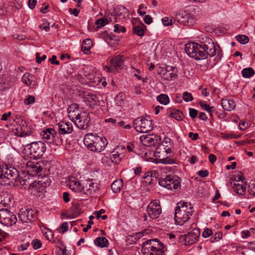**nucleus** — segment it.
Wrapping results in <instances>:
<instances>
[{
  "label": "nucleus",
  "instance_id": "1",
  "mask_svg": "<svg viewBox=\"0 0 255 255\" xmlns=\"http://www.w3.org/2000/svg\"><path fill=\"white\" fill-rule=\"evenodd\" d=\"M200 43H188L185 44L187 54L196 60L205 59L208 56L213 57L217 54L216 59L219 61L222 57L219 46L216 45L212 39L204 36L199 40Z\"/></svg>",
  "mask_w": 255,
  "mask_h": 255
},
{
  "label": "nucleus",
  "instance_id": "2",
  "mask_svg": "<svg viewBox=\"0 0 255 255\" xmlns=\"http://www.w3.org/2000/svg\"><path fill=\"white\" fill-rule=\"evenodd\" d=\"M58 131L52 128H48L41 131L40 135L45 142L49 143L56 141L59 138V134H69L73 131L72 123L70 122H61L58 124Z\"/></svg>",
  "mask_w": 255,
  "mask_h": 255
},
{
  "label": "nucleus",
  "instance_id": "3",
  "mask_svg": "<svg viewBox=\"0 0 255 255\" xmlns=\"http://www.w3.org/2000/svg\"><path fill=\"white\" fill-rule=\"evenodd\" d=\"M83 141L89 150L97 152L104 150L108 143L105 137L96 136L92 133L86 134Z\"/></svg>",
  "mask_w": 255,
  "mask_h": 255
},
{
  "label": "nucleus",
  "instance_id": "4",
  "mask_svg": "<svg viewBox=\"0 0 255 255\" xmlns=\"http://www.w3.org/2000/svg\"><path fill=\"white\" fill-rule=\"evenodd\" d=\"M166 251V247L157 239L145 241L141 249L143 255H164Z\"/></svg>",
  "mask_w": 255,
  "mask_h": 255
},
{
  "label": "nucleus",
  "instance_id": "5",
  "mask_svg": "<svg viewBox=\"0 0 255 255\" xmlns=\"http://www.w3.org/2000/svg\"><path fill=\"white\" fill-rule=\"evenodd\" d=\"M193 207L189 205L188 206L186 202H178L175 210L174 220L176 224L182 225L184 223L188 221L190 216L193 214Z\"/></svg>",
  "mask_w": 255,
  "mask_h": 255
},
{
  "label": "nucleus",
  "instance_id": "6",
  "mask_svg": "<svg viewBox=\"0 0 255 255\" xmlns=\"http://www.w3.org/2000/svg\"><path fill=\"white\" fill-rule=\"evenodd\" d=\"M19 176L17 169L9 165H0V184L9 185Z\"/></svg>",
  "mask_w": 255,
  "mask_h": 255
},
{
  "label": "nucleus",
  "instance_id": "7",
  "mask_svg": "<svg viewBox=\"0 0 255 255\" xmlns=\"http://www.w3.org/2000/svg\"><path fill=\"white\" fill-rule=\"evenodd\" d=\"M134 128L139 132L150 131L153 128L152 121L149 116L144 118H138L134 121Z\"/></svg>",
  "mask_w": 255,
  "mask_h": 255
},
{
  "label": "nucleus",
  "instance_id": "8",
  "mask_svg": "<svg viewBox=\"0 0 255 255\" xmlns=\"http://www.w3.org/2000/svg\"><path fill=\"white\" fill-rule=\"evenodd\" d=\"M28 145L30 155L36 159L41 158L46 150L45 144L41 141L32 142L27 144Z\"/></svg>",
  "mask_w": 255,
  "mask_h": 255
},
{
  "label": "nucleus",
  "instance_id": "9",
  "mask_svg": "<svg viewBox=\"0 0 255 255\" xmlns=\"http://www.w3.org/2000/svg\"><path fill=\"white\" fill-rule=\"evenodd\" d=\"M158 183L160 186L168 190H172V188L176 190L180 188V183L178 179L172 175H168L165 178H160Z\"/></svg>",
  "mask_w": 255,
  "mask_h": 255
},
{
  "label": "nucleus",
  "instance_id": "10",
  "mask_svg": "<svg viewBox=\"0 0 255 255\" xmlns=\"http://www.w3.org/2000/svg\"><path fill=\"white\" fill-rule=\"evenodd\" d=\"M17 218L12 212L5 209L0 210V223L7 226H12L16 223Z\"/></svg>",
  "mask_w": 255,
  "mask_h": 255
},
{
  "label": "nucleus",
  "instance_id": "11",
  "mask_svg": "<svg viewBox=\"0 0 255 255\" xmlns=\"http://www.w3.org/2000/svg\"><path fill=\"white\" fill-rule=\"evenodd\" d=\"M146 211L150 219L158 218L162 211L159 201L155 200L150 202L147 207Z\"/></svg>",
  "mask_w": 255,
  "mask_h": 255
},
{
  "label": "nucleus",
  "instance_id": "12",
  "mask_svg": "<svg viewBox=\"0 0 255 255\" xmlns=\"http://www.w3.org/2000/svg\"><path fill=\"white\" fill-rule=\"evenodd\" d=\"M75 119V125L79 128L86 129L89 127L91 118L88 114L81 113L76 116Z\"/></svg>",
  "mask_w": 255,
  "mask_h": 255
},
{
  "label": "nucleus",
  "instance_id": "13",
  "mask_svg": "<svg viewBox=\"0 0 255 255\" xmlns=\"http://www.w3.org/2000/svg\"><path fill=\"white\" fill-rule=\"evenodd\" d=\"M176 19L179 23L186 26H191L195 23L193 16L185 11L178 13L176 15Z\"/></svg>",
  "mask_w": 255,
  "mask_h": 255
},
{
  "label": "nucleus",
  "instance_id": "14",
  "mask_svg": "<svg viewBox=\"0 0 255 255\" xmlns=\"http://www.w3.org/2000/svg\"><path fill=\"white\" fill-rule=\"evenodd\" d=\"M43 163L34 161H27L25 164L26 172L31 176H36L42 170Z\"/></svg>",
  "mask_w": 255,
  "mask_h": 255
},
{
  "label": "nucleus",
  "instance_id": "15",
  "mask_svg": "<svg viewBox=\"0 0 255 255\" xmlns=\"http://www.w3.org/2000/svg\"><path fill=\"white\" fill-rule=\"evenodd\" d=\"M36 216V212L31 209L22 208L18 213L19 220L23 223H28L32 221Z\"/></svg>",
  "mask_w": 255,
  "mask_h": 255
},
{
  "label": "nucleus",
  "instance_id": "16",
  "mask_svg": "<svg viewBox=\"0 0 255 255\" xmlns=\"http://www.w3.org/2000/svg\"><path fill=\"white\" fill-rule=\"evenodd\" d=\"M177 69L173 66H168L162 68L159 74L167 81H173L177 78Z\"/></svg>",
  "mask_w": 255,
  "mask_h": 255
},
{
  "label": "nucleus",
  "instance_id": "17",
  "mask_svg": "<svg viewBox=\"0 0 255 255\" xmlns=\"http://www.w3.org/2000/svg\"><path fill=\"white\" fill-rule=\"evenodd\" d=\"M199 230L194 228L191 232L188 233L185 237H182L185 241L186 246L191 245L195 243L198 239L200 236Z\"/></svg>",
  "mask_w": 255,
  "mask_h": 255
},
{
  "label": "nucleus",
  "instance_id": "18",
  "mask_svg": "<svg viewBox=\"0 0 255 255\" xmlns=\"http://www.w3.org/2000/svg\"><path fill=\"white\" fill-rule=\"evenodd\" d=\"M115 17L114 18V22L117 21L118 17L122 21H125L129 16V11L125 6L119 5L114 9Z\"/></svg>",
  "mask_w": 255,
  "mask_h": 255
},
{
  "label": "nucleus",
  "instance_id": "19",
  "mask_svg": "<svg viewBox=\"0 0 255 255\" xmlns=\"http://www.w3.org/2000/svg\"><path fill=\"white\" fill-rule=\"evenodd\" d=\"M125 149L124 146H119L115 149L110 154V159L116 164H118L125 156V154L121 151Z\"/></svg>",
  "mask_w": 255,
  "mask_h": 255
},
{
  "label": "nucleus",
  "instance_id": "20",
  "mask_svg": "<svg viewBox=\"0 0 255 255\" xmlns=\"http://www.w3.org/2000/svg\"><path fill=\"white\" fill-rule=\"evenodd\" d=\"M82 192L87 195H92L99 189V185L97 183L93 182L92 180H89L83 186Z\"/></svg>",
  "mask_w": 255,
  "mask_h": 255
},
{
  "label": "nucleus",
  "instance_id": "21",
  "mask_svg": "<svg viewBox=\"0 0 255 255\" xmlns=\"http://www.w3.org/2000/svg\"><path fill=\"white\" fill-rule=\"evenodd\" d=\"M123 62L122 56L118 55L111 59V66H106L105 69L109 72H113L115 69L120 67L123 64Z\"/></svg>",
  "mask_w": 255,
  "mask_h": 255
},
{
  "label": "nucleus",
  "instance_id": "22",
  "mask_svg": "<svg viewBox=\"0 0 255 255\" xmlns=\"http://www.w3.org/2000/svg\"><path fill=\"white\" fill-rule=\"evenodd\" d=\"M19 123V126H18L16 128L17 135L21 137H25L29 136L30 133L27 128V125L26 122L25 120H20L18 121Z\"/></svg>",
  "mask_w": 255,
  "mask_h": 255
},
{
  "label": "nucleus",
  "instance_id": "23",
  "mask_svg": "<svg viewBox=\"0 0 255 255\" xmlns=\"http://www.w3.org/2000/svg\"><path fill=\"white\" fill-rule=\"evenodd\" d=\"M83 101L85 102L87 105L92 107L96 105V102L98 101V98L92 93H85L83 97Z\"/></svg>",
  "mask_w": 255,
  "mask_h": 255
},
{
  "label": "nucleus",
  "instance_id": "24",
  "mask_svg": "<svg viewBox=\"0 0 255 255\" xmlns=\"http://www.w3.org/2000/svg\"><path fill=\"white\" fill-rule=\"evenodd\" d=\"M154 138L155 136L153 135H144L140 137V141L143 145L150 146L154 145L156 142Z\"/></svg>",
  "mask_w": 255,
  "mask_h": 255
},
{
  "label": "nucleus",
  "instance_id": "25",
  "mask_svg": "<svg viewBox=\"0 0 255 255\" xmlns=\"http://www.w3.org/2000/svg\"><path fill=\"white\" fill-rule=\"evenodd\" d=\"M167 115L170 118H174L178 121L183 120L184 116L182 113L177 109L170 108L167 110Z\"/></svg>",
  "mask_w": 255,
  "mask_h": 255
},
{
  "label": "nucleus",
  "instance_id": "26",
  "mask_svg": "<svg viewBox=\"0 0 255 255\" xmlns=\"http://www.w3.org/2000/svg\"><path fill=\"white\" fill-rule=\"evenodd\" d=\"M34 76L29 73H25L21 78L22 82L27 86L32 85L33 87L37 85L36 82L33 80Z\"/></svg>",
  "mask_w": 255,
  "mask_h": 255
},
{
  "label": "nucleus",
  "instance_id": "27",
  "mask_svg": "<svg viewBox=\"0 0 255 255\" xmlns=\"http://www.w3.org/2000/svg\"><path fill=\"white\" fill-rule=\"evenodd\" d=\"M221 104L223 109L228 111H232L236 107L235 103L233 100L223 99Z\"/></svg>",
  "mask_w": 255,
  "mask_h": 255
},
{
  "label": "nucleus",
  "instance_id": "28",
  "mask_svg": "<svg viewBox=\"0 0 255 255\" xmlns=\"http://www.w3.org/2000/svg\"><path fill=\"white\" fill-rule=\"evenodd\" d=\"M69 187L72 190L76 192H82L83 191V186L76 180H70Z\"/></svg>",
  "mask_w": 255,
  "mask_h": 255
},
{
  "label": "nucleus",
  "instance_id": "29",
  "mask_svg": "<svg viewBox=\"0 0 255 255\" xmlns=\"http://www.w3.org/2000/svg\"><path fill=\"white\" fill-rule=\"evenodd\" d=\"M95 244L99 247H107L109 245V241L105 237H98L94 241Z\"/></svg>",
  "mask_w": 255,
  "mask_h": 255
},
{
  "label": "nucleus",
  "instance_id": "30",
  "mask_svg": "<svg viewBox=\"0 0 255 255\" xmlns=\"http://www.w3.org/2000/svg\"><path fill=\"white\" fill-rule=\"evenodd\" d=\"M92 46V41L90 39H86L84 40L81 46V50L84 53L88 54Z\"/></svg>",
  "mask_w": 255,
  "mask_h": 255
},
{
  "label": "nucleus",
  "instance_id": "31",
  "mask_svg": "<svg viewBox=\"0 0 255 255\" xmlns=\"http://www.w3.org/2000/svg\"><path fill=\"white\" fill-rule=\"evenodd\" d=\"M80 214V212L78 209L77 205L73 206L68 211L67 216L69 218H74Z\"/></svg>",
  "mask_w": 255,
  "mask_h": 255
},
{
  "label": "nucleus",
  "instance_id": "32",
  "mask_svg": "<svg viewBox=\"0 0 255 255\" xmlns=\"http://www.w3.org/2000/svg\"><path fill=\"white\" fill-rule=\"evenodd\" d=\"M173 142L170 138L166 137L164 138L162 143L158 147V149L160 150L159 152H160L164 148L172 147Z\"/></svg>",
  "mask_w": 255,
  "mask_h": 255
},
{
  "label": "nucleus",
  "instance_id": "33",
  "mask_svg": "<svg viewBox=\"0 0 255 255\" xmlns=\"http://www.w3.org/2000/svg\"><path fill=\"white\" fill-rule=\"evenodd\" d=\"M123 186V181L117 180L112 184L111 189L114 192L118 193L120 191Z\"/></svg>",
  "mask_w": 255,
  "mask_h": 255
},
{
  "label": "nucleus",
  "instance_id": "34",
  "mask_svg": "<svg viewBox=\"0 0 255 255\" xmlns=\"http://www.w3.org/2000/svg\"><path fill=\"white\" fill-rule=\"evenodd\" d=\"M144 24L141 22L139 25L133 27V32L138 36H142L144 35Z\"/></svg>",
  "mask_w": 255,
  "mask_h": 255
},
{
  "label": "nucleus",
  "instance_id": "35",
  "mask_svg": "<svg viewBox=\"0 0 255 255\" xmlns=\"http://www.w3.org/2000/svg\"><path fill=\"white\" fill-rule=\"evenodd\" d=\"M234 191L239 195H244L246 192V187L242 184L234 183L233 186Z\"/></svg>",
  "mask_w": 255,
  "mask_h": 255
},
{
  "label": "nucleus",
  "instance_id": "36",
  "mask_svg": "<svg viewBox=\"0 0 255 255\" xmlns=\"http://www.w3.org/2000/svg\"><path fill=\"white\" fill-rule=\"evenodd\" d=\"M157 101H158L161 104L166 105L169 102V98L168 96L165 94H160L157 97Z\"/></svg>",
  "mask_w": 255,
  "mask_h": 255
},
{
  "label": "nucleus",
  "instance_id": "37",
  "mask_svg": "<svg viewBox=\"0 0 255 255\" xmlns=\"http://www.w3.org/2000/svg\"><path fill=\"white\" fill-rule=\"evenodd\" d=\"M242 74L245 78H250L255 74V71L252 68H247L242 71Z\"/></svg>",
  "mask_w": 255,
  "mask_h": 255
},
{
  "label": "nucleus",
  "instance_id": "38",
  "mask_svg": "<svg viewBox=\"0 0 255 255\" xmlns=\"http://www.w3.org/2000/svg\"><path fill=\"white\" fill-rule=\"evenodd\" d=\"M236 39L242 44H245L249 41L248 36L245 35H238L236 36Z\"/></svg>",
  "mask_w": 255,
  "mask_h": 255
},
{
  "label": "nucleus",
  "instance_id": "39",
  "mask_svg": "<svg viewBox=\"0 0 255 255\" xmlns=\"http://www.w3.org/2000/svg\"><path fill=\"white\" fill-rule=\"evenodd\" d=\"M200 105L202 108H203L209 113L211 117H212V109H213V107H210L209 104L204 102H201Z\"/></svg>",
  "mask_w": 255,
  "mask_h": 255
},
{
  "label": "nucleus",
  "instance_id": "40",
  "mask_svg": "<svg viewBox=\"0 0 255 255\" xmlns=\"http://www.w3.org/2000/svg\"><path fill=\"white\" fill-rule=\"evenodd\" d=\"M35 98L33 96L28 95L24 99L23 103L25 105H29L34 103Z\"/></svg>",
  "mask_w": 255,
  "mask_h": 255
},
{
  "label": "nucleus",
  "instance_id": "41",
  "mask_svg": "<svg viewBox=\"0 0 255 255\" xmlns=\"http://www.w3.org/2000/svg\"><path fill=\"white\" fill-rule=\"evenodd\" d=\"M109 23V20L107 18H99L98 19L95 24L97 25L98 27H101L105 25L106 24Z\"/></svg>",
  "mask_w": 255,
  "mask_h": 255
},
{
  "label": "nucleus",
  "instance_id": "42",
  "mask_svg": "<svg viewBox=\"0 0 255 255\" xmlns=\"http://www.w3.org/2000/svg\"><path fill=\"white\" fill-rule=\"evenodd\" d=\"M114 31L116 33H120L121 32L125 33L126 31V28L125 27L122 26L119 24H116L114 25Z\"/></svg>",
  "mask_w": 255,
  "mask_h": 255
},
{
  "label": "nucleus",
  "instance_id": "43",
  "mask_svg": "<svg viewBox=\"0 0 255 255\" xmlns=\"http://www.w3.org/2000/svg\"><path fill=\"white\" fill-rule=\"evenodd\" d=\"M182 98L184 101L188 102L193 100V97L190 93L185 92L183 94Z\"/></svg>",
  "mask_w": 255,
  "mask_h": 255
},
{
  "label": "nucleus",
  "instance_id": "44",
  "mask_svg": "<svg viewBox=\"0 0 255 255\" xmlns=\"http://www.w3.org/2000/svg\"><path fill=\"white\" fill-rule=\"evenodd\" d=\"M162 22L165 26L171 25L173 24V19L171 17L165 16L162 18Z\"/></svg>",
  "mask_w": 255,
  "mask_h": 255
},
{
  "label": "nucleus",
  "instance_id": "45",
  "mask_svg": "<svg viewBox=\"0 0 255 255\" xmlns=\"http://www.w3.org/2000/svg\"><path fill=\"white\" fill-rule=\"evenodd\" d=\"M222 232H217L213 237L210 238V240L211 242L213 243L214 242L218 241L222 239Z\"/></svg>",
  "mask_w": 255,
  "mask_h": 255
},
{
  "label": "nucleus",
  "instance_id": "46",
  "mask_svg": "<svg viewBox=\"0 0 255 255\" xmlns=\"http://www.w3.org/2000/svg\"><path fill=\"white\" fill-rule=\"evenodd\" d=\"M160 160V162L163 164H172L175 163V160L170 157L164 158Z\"/></svg>",
  "mask_w": 255,
  "mask_h": 255
},
{
  "label": "nucleus",
  "instance_id": "47",
  "mask_svg": "<svg viewBox=\"0 0 255 255\" xmlns=\"http://www.w3.org/2000/svg\"><path fill=\"white\" fill-rule=\"evenodd\" d=\"M213 234V231L211 229L206 228L203 232L202 236L204 238H207Z\"/></svg>",
  "mask_w": 255,
  "mask_h": 255
},
{
  "label": "nucleus",
  "instance_id": "48",
  "mask_svg": "<svg viewBox=\"0 0 255 255\" xmlns=\"http://www.w3.org/2000/svg\"><path fill=\"white\" fill-rule=\"evenodd\" d=\"M123 94H119L115 97V101L117 102V105L120 106H122L124 104V101L122 99Z\"/></svg>",
  "mask_w": 255,
  "mask_h": 255
},
{
  "label": "nucleus",
  "instance_id": "49",
  "mask_svg": "<svg viewBox=\"0 0 255 255\" xmlns=\"http://www.w3.org/2000/svg\"><path fill=\"white\" fill-rule=\"evenodd\" d=\"M68 230V224L67 222H64L59 227V232L64 233Z\"/></svg>",
  "mask_w": 255,
  "mask_h": 255
},
{
  "label": "nucleus",
  "instance_id": "50",
  "mask_svg": "<svg viewBox=\"0 0 255 255\" xmlns=\"http://www.w3.org/2000/svg\"><path fill=\"white\" fill-rule=\"evenodd\" d=\"M239 137L238 135L232 133H225L223 135L224 139H236Z\"/></svg>",
  "mask_w": 255,
  "mask_h": 255
},
{
  "label": "nucleus",
  "instance_id": "51",
  "mask_svg": "<svg viewBox=\"0 0 255 255\" xmlns=\"http://www.w3.org/2000/svg\"><path fill=\"white\" fill-rule=\"evenodd\" d=\"M41 243L39 240H34L32 241V245L34 249H38L41 247Z\"/></svg>",
  "mask_w": 255,
  "mask_h": 255
},
{
  "label": "nucleus",
  "instance_id": "52",
  "mask_svg": "<svg viewBox=\"0 0 255 255\" xmlns=\"http://www.w3.org/2000/svg\"><path fill=\"white\" fill-rule=\"evenodd\" d=\"M47 58L46 55H43L41 57H40V54L36 53V60L37 63H40L42 61L45 60Z\"/></svg>",
  "mask_w": 255,
  "mask_h": 255
},
{
  "label": "nucleus",
  "instance_id": "53",
  "mask_svg": "<svg viewBox=\"0 0 255 255\" xmlns=\"http://www.w3.org/2000/svg\"><path fill=\"white\" fill-rule=\"evenodd\" d=\"M197 114L198 111L196 110L193 108L189 109V115L191 118H195L197 117Z\"/></svg>",
  "mask_w": 255,
  "mask_h": 255
},
{
  "label": "nucleus",
  "instance_id": "54",
  "mask_svg": "<svg viewBox=\"0 0 255 255\" xmlns=\"http://www.w3.org/2000/svg\"><path fill=\"white\" fill-rule=\"evenodd\" d=\"M148 233V230H145L143 232L136 233H135V235H134L135 239H138L142 237L143 236H144V235L147 234Z\"/></svg>",
  "mask_w": 255,
  "mask_h": 255
},
{
  "label": "nucleus",
  "instance_id": "55",
  "mask_svg": "<svg viewBox=\"0 0 255 255\" xmlns=\"http://www.w3.org/2000/svg\"><path fill=\"white\" fill-rule=\"evenodd\" d=\"M188 136L192 140H196L198 138L199 135L197 133H193L192 132H190L188 134Z\"/></svg>",
  "mask_w": 255,
  "mask_h": 255
},
{
  "label": "nucleus",
  "instance_id": "56",
  "mask_svg": "<svg viewBox=\"0 0 255 255\" xmlns=\"http://www.w3.org/2000/svg\"><path fill=\"white\" fill-rule=\"evenodd\" d=\"M135 143V142H132L128 144L126 148L129 152H132L134 151Z\"/></svg>",
  "mask_w": 255,
  "mask_h": 255
},
{
  "label": "nucleus",
  "instance_id": "57",
  "mask_svg": "<svg viewBox=\"0 0 255 255\" xmlns=\"http://www.w3.org/2000/svg\"><path fill=\"white\" fill-rule=\"evenodd\" d=\"M11 115V113L10 112L5 113L2 115L0 120L1 121H5L8 120V119L10 117Z\"/></svg>",
  "mask_w": 255,
  "mask_h": 255
},
{
  "label": "nucleus",
  "instance_id": "58",
  "mask_svg": "<svg viewBox=\"0 0 255 255\" xmlns=\"http://www.w3.org/2000/svg\"><path fill=\"white\" fill-rule=\"evenodd\" d=\"M69 11L70 14H73L75 16H78V14L80 12V9H77V8H69Z\"/></svg>",
  "mask_w": 255,
  "mask_h": 255
},
{
  "label": "nucleus",
  "instance_id": "59",
  "mask_svg": "<svg viewBox=\"0 0 255 255\" xmlns=\"http://www.w3.org/2000/svg\"><path fill=\"white\" fill-rule=\"evenodd\" d=\"M143 20L147 24H149L152 22V17L150 15H146L143 18Z\"/></svg>",
  "mask_w": 255,
  "mask_h": 255
},
{
  "label": "nucleus",
  "instance_id": "60",
  "mask_svg": "<svg viewBox=\"0 0 255 255\" xmlns=\"http://www.w3.org/2000/svg\"><path fill=\"white\" fill-rule=\"evenodd\" d=\"M63 199L65 202L68 203L70 201V194L68 192H65L63 194Z\"/></svg>",
  "mask_w": 255,
  "mask_h": 255
},
{
  "label": "nucleus",
  "instance_id": "61",
  "mask_svg": "<svg viewBox=\"0 0 255 255\" xmlns=\"http://www.w3.org/2000/svg\"><path fill=\"white\" fill-rule=\"evenodd\" d=\"M37 3L36 0H28V5L30 8L33 9Z\"/></svg>",
  "mask_w": 255,
  "mask_h": 255
},
{
  "label": "nucleus",
  "instance_id": "62",
  "mask_svg": "<svg viewBox=\"0 0 255 255\" xmlns=\"http://www.w3.org/2000/svg\"><path fill=\"white\" fill-rule=\"evenodd\" d=\"M198 175L201 177H205L209 175V172L207 170H201L198 172Z\"/></svg>",
  "mask_w": 255,
  "mask_h": 255
},
{
  "label": "nucleus",
  "instance_id": "63",
  "mask_svg": "<svg viewBox=\"0 0 255 255\" xmlns=\"http://www.w3.org/2000/svg\"><path fill=\"white\" fill-rule=\"evenodd\" d=\"M56 59H57V56L56 55H54L52 56L51 58H50L49 59V61H50L52 64L59 65V61L56 60Z\"/></svg>",
  "mask_w": 255,
  "mask_h": 255
},
{
  "label": "nucleus",
  "instance_id": "64",
  "mask_svg": "<svg viewBox=\"0 0 255 255\" xmlns=\"http://www.w3.org/2000/svg\"><path fill=\"white\" fill-rule=\"evenodd\" d=\"M39 27L46 31H48L50 29L49 23H42L39 26Z\"/></svg>",
  "mask_w": 255,
  "mask_h": 255
}]
</instances>
